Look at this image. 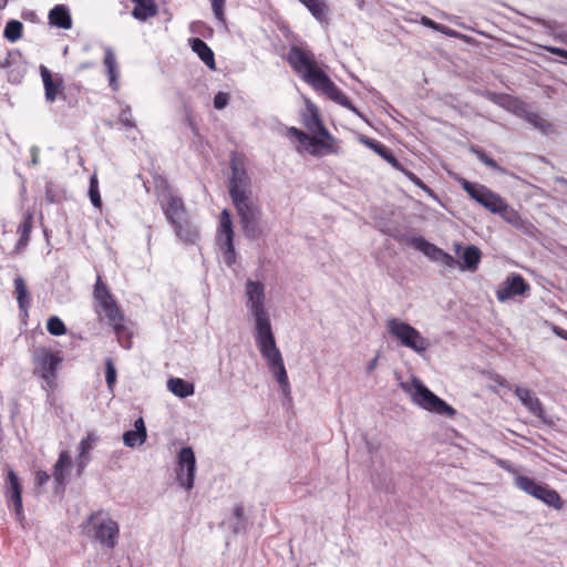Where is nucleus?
Returning <instances> with one entry per match:
<instances>
[{"label": "nucleus", "instance_id": "obj_40", "mask_svg": "<svg viewBox=\"0 0 567 567\" xmlns=\"http://www.w3.org/2000/svg\"><path fill=\"white\" fill-rule=\"evenodd\" d=\"M146 441V437L142 436V434L137 431L130 430L123 434V442L128 447H135L136 445H141Z\"/></svg>", "mask_w": 567, "mask_h": 567}, {"label": "nucleus", "instance_id": "obj_13", "mask_svg": "<svg viewBox=\"0 0 567 567\" xmlns=\"http://www.w3.org/2000/svg\"><path fill=\"white\" fill-rule=\"evenodd\" d=\"M196 458L192 447H183L177 456V481L186 491L194 486Z\"/></svg>", "mask_w": 567, "mask_h": 567}, {"label": "nucleus", "instance_id": "obj_22", "mask_svg": "<svg viewBox=\"0 0 567 567\" xmlns=\"http://www.w3.org/2000/svg\"><path fill=\"white\" fill-rule=\"evenodd\" d=\"M495 214L499 215L505 221L515 228L520 229L524 233H528L530 225L526 223L514 208L508 206L504 199L502 200V204L498 206V210Z\"/></svg>", "mask_w": 567, "mask_h": 567}, {"label": "nucleus", "instance_id": "obj_6", "mask_svg": "<svg viewBox=\"0 0 567 567\" xmlns=\"http://www.w3.org/2000/svg\"><path fill=\"white\" fill-rule=\"evenodd\" d=\"M288 134L297 138L299 153L305 151L315 157H321L338 155L341 152L339 141L327 128H322L318 135L310 136L292 126L288 128Z\"/></svg>", "mask_w": 567, "mask_h": 567}, {"label": "nucleus", "instance_id": "obj_52", "mask_svg": "<svg viewBox=\"0 0 567 567\" xmlns=\"http://www.w3.org/2000/svg\"><path fill=\"white\" fill-rule=\"evenodd\" d=\"M528 121L535 126H542L544 123V120L537 114L528 115Z\"/></svg>", "mask_w": 567, "mask_h": 567}, {"label": "nucleus", "instance_id": "obj_54", "mask_svg": "<svg viewBox=\"0 0 567 567\" xmlns=\"http://www.w3.org/2000/svg\"><path fill=\"white\" fill-rule=\"evenodd\" d=\"M553 330H554V332H555L558 337H560V338H563V339H567V331H565V330H563V329H560V328H558V327H556V326L553 328Z\"/></svg>", "mask_w": 567, "mask_h": 567}, {"label": "nucleus", "instance_id": "obj_56", "mask_svg": "<svg viewBox=\"0 0 567 567\" xmlns=\"http://www.w3.org/2000/svg\"><path fill=\"white\" fill-rule=\"evenodd\" d=\"M234 515L238 518V519H241L243 516H244V508L241 506H236L235 509H234Z\"/></svg>", "mask_w": 567, "mask_h": 567}, {"label": "nucleus", "instance_id": "obj_5", "mask_svg": "<svg viewBox=\"0 0 567 567\" xmlns=\"http://www.w3.org/2000/svg\"><path fill=\"white\" fill-rule=\"evenodd\" d=\"M498 465L514 476V485L519 491L559 511L564 507V501L557 491L546 484L537 483L535 480L519 474L507 461L499 460Z\"/></svg>", "mask_w": 567, "mask_h": 567}, {"label": "nucleus", "instance_id": "obj_15", "mask_svg": "<svg viewBox=\"0 0 567 567\" xmlns=\"http://www.w3.org/2000/svg\"><path fill=\"white\" fill-rule=\"evenodd\" d=\"M412 245L417 250L423 252L432 261L440 264L446 268H451V269L455 268L458 264V261L453 256L445 252L443 249L439 248L436 245L427 241L423 237L413 238Z\"/></svg>", "mask_w": 567, "mask_h": 567}, {"label": "nucleus", "instance_id": "obj_14", "mask_svg": "<svg viewBox=\"0 0 567 567\" xmlns=\"http://www.w3.org/2000/svg\"><path fill=\"white\" fill-rule=\"evenodd\" d=\"M4 496L8 506L13 507L17 519L22 520L24 517L22 506V485L12 468H8L7 471Z\"/></svg>", "mask_w": 567, "mask_h": 567}, {"label": "nucleus", "instance_id": "obj_57", "mask_svg": "<svg viewBox=\"0 0 567 567\" xmlns=\"http://www.w3.org/2000/svg\"><path fill=\"white\" fill-rule=\"evenodd\" d=\"M9 0H0V10H3L7 4H8Z\"/></svg>", "mask_w": 567, "mask_h": 567}, {"label": "nucleus", "instance_id": "obj_47", "mask_svg": "<svg viewBox=\"0 0 567 567\" xmlns=\"http://www.w3.org/2000/svg\"><path fill=\"white\" fill-rule=\"evenodd\" d=\"M50 480V475L45 471H38L35 473V484L39 486L44 485Z\"/></svg>", "mask_w": 567, "mask_h": 567}, {"label": "nucleus", "instance_id": "obj_45", "mask_svg": "<svg viewBox=\"0 0 567 567\" xmlns=\"http://www.w3.org/2000/svg\"><path fill=\"white\" fill-rule=\"evenodd\" d=\"M210 2H212V8H213L215 17L218 20L224 21L223 8H224L225 0H210Z\"/></svg>", "mask_w": 567, "mask_h": 567}, {"label": "nucleus", "instance_id": "obj_11", "mask_svg": "<svg viewBox=\"0 0 567 567\" xmlns=\"http://www.w3.org/2000/svg\"><path fill=\"white\" fill-rule=\"evenodd\" d=\"M461 186L473 200L482 205L492 214L498 210V206L503 200L498 194L492 192L489 188L482 184L472 183L467 179H462Z\"/></svg>", "mask_w": 567, "mask_h": 567}, {"label": "nucleus", "instance_id": "obj_30", "mask_svg": "<svg viewBox=\"0 0 567 567\" xmlns=\"http://www.w3.org/2000/svg\"><path fill=\"white\" fill-rule=\"evenodd\" d=\"M97 441V436L93 433H89L84 439L81 440L79 444V457H78V464H79V472H81L87 461L86 457L94 447L95 443Z\"/></svg>", "mask_w": 567, "mask_h": 567}, {"label": "nucleus", "instance_id": "obj_34", "mask_svg": "<svg viewBox=\"0 0 567 567\" xmlns=\"http://www.w3.org/2000/svg\"><path fill=\"white\" fill-rule=\"evenodd\" d=\"M97 307L102 309L109 321L118 319L120 313L122 312L113 297H111L109 300L99 302Z\"/></svg>", "mask_w": 567, "mask_h": 567}, {"label": "nucleus", "instance_id": "obj_19", "mask_svg": "<svg viewBox=\"0 0 567 567\" xmlns=\"http://www.w3.org/2000/svg\"><path fill=\"white\" fill-rule=\"evenodd\" d=\"M455 252L458 256L460 260L457 266L461 270H468V271H476L478 268V265L481 262L482 254L481 250L474 246L470 245L464 248L463 251L462 245L458 243L454 244Z\"/></svg>", "mask_w": 567, "mask_h": 567}, {"label": "nucleus", "instance_id": "obj_1", "mask_svg": "<svg viewBox=\"0 0 567 567\" xmlns=\"http://www.w3.org/2000/svg\"><path fill=\"white\" fill-rule=\"evenodd\" d=\"M245 295L247 297L246 307L255 323L256 344L272 375L284 392H287L290 389L288 375L281 352L276 344L270 316L266 308L265 285L261 281L248 279L245 285Z\"/></svg>", "mask_w": 567, "mask_h": 567}, {"label": "nucleus", "instance_id": "obj_12", "mask_svg": "<svg viewBox=\"0 0 567 567\" xmlns=\"http://www.w3.org/2000/svg\"><path fill=\"white\" fill-rule=\"evenodd\" d=\"M218 243L224 249V260L228 266L236 262V251L234 247V229L231 215L228 209L220 213V221L218 228Z\"/></svg>", "mask_w": 567, "mask_h": 567}, {"label": "nucleus", "instance_id": "obj_24", "mask_svg": "<svg viewBox=\"0 0 567 567\" xmlns=\"http://www.w3.org/2000/svg\"><path fill=\"white\" fill-rule=\"evenodd\" d=\"M72 467V457L68 451H62L59 455V458L53 467V477L54 481L64 486L66 483V477Z\"/></svg>", "mask_w": 567, "mask_h": 567}, {"label": "nucleus", "instance_id": "obj_27", "mask_svg": "<svg viewBox=\"0 0 567 567\" xmlns=\"http://www.w3.org/2000/svg\"><path fill=\"white\" fill-rule=\"evenodd\" d=\"M192 50L198 55V58L210 69H216L214 52L212 49L199 38L192 40Z\"/></svg>", "mask_w": 567, "mask_h": 567}, {"label": "nucleus", "instance_id": "obj_33", "mask_svg": "<svg viewBox=\"0 0 567 567\" xmlns=\"http://www.w3.org/2000/svg\"><path fill=\"white\" fill-rule=\"evenodd\" d=\"M23 24L18 20H10L7 22L3 31V37L9 42H17L22 37Z\"/></svg>", "mask_w": 567, "mask_h": 567}, {"label": "nucleus", "instance_id": "obj_18", "mask_svg": "<svg viewBox=\"0 0 567 567\" xmlns=\"http://www.w3.org/2000/svg\"><path fill=\"white\" fill-rule=\"evenodd\" d=\"M40 75L43 82L45 101L53 103L63 94V79L60 74L53 75L44 65H40Z\"/></svg>", "mask_w": 567, "mask_h": 567}, {"label": "nucleus", "instance_id": "obj_9", "mask_svg": "<svg viewBox=\"0 0 567 567\" xmlns=\"http://www.w3.org/2000/svg\"><path fill=\"white\" fill-rule=\"evenodd\" d=\"M93 538L102 546L113 549L118 538V525L115 520L102 513H93L87 520Z\"/></svg>", "mask_w": 567, "mask_h": 567}, {"label": "nucleus", "instance_id": "obj_38", "mask_svg": "<svg viewBox=\"0 0 567 567\" xmlns=\"http://www.w3.org/2000/svg\"><path fill=\"white\" fill-rule=\"evenodd\" d=\"M47 329L52 336H62L66 332L65 324L56 316H52L48 319Z\"/></svg>", "mask_w": 567, "mask_h": 567}, {"label": "nucleus", "instance_id": "obj_4", "mask_svg": "<svg viewBox=\"0 0 567 567\" xmlns=\"http://www.w3.org/2000/svg\"><path fill=\"white\" fill-rule=\"evenodd\" d=\"M156 195L176 237L184 244H196L199 231L192 221L182 197L176 195L164 179L156 184Z\"/></svg>", "mask_w": 567, "mask_h": 567}, {"label": "nucleus", "instance_id": "obj_29", "mask_svg": "<svg viewBox=\"0 0 567 567\" xmlns=\"http://www.w3.org/2000/svg\"><path fill=\"white\" fill-rule=\"evenodd\" d=\"M134 9L132 14L135 19L146 20L156 14V6L153 0H132Z\"/></svg>", "mask_w": 567, "mask_h": 567}, {"label": "nucleus", "instance_id": "obj_10", "mask_svg": "<svg viewBox=\"0 0 567 567\" xmlns=\"http://www.w3.org/2000/svg\"><path fill=\"white\" fill-rule=\"evenodd\" d=\"M33 359L40 377L44 380L49 389H53L55 385L56 371L62 362L61 357L45 348H40L34 351Z\"/></svg>", "mask_w": 567, "mask_h": 567}, {"label": "nucleus", "instance_id": "obj_20", "mask_svg": "<svg viewBox=\"0 0 567 567\" xmlns=\"http://www.w3.org/2000/svg\"><path fill=\"white\" fill-rule=\"evenodd\" d=\"M360 142L365 145L367 147L374 151L380 157H382L385 162H388L394 169L396 171H403V166L401 163L396 159V157L393 155L390 148H388L385 145L380 143L379 141L369 138L367 136H361Z\"/></svg>", "mask_w": 567, "mask_h": 567}, {"label": "nucleus", "instance_id": "obj_36", "mask_svg": "<svg viewBox=\"0 0 567 567\" xmlns=\"http://www.w3.org/2000/svg\"><path fill=\"white\" fill-rule=\"evenodd\" d=\"M33 226V216L31 213H27L23 217L21 225L19 226L18 231L20 233L21 244H27L30 239L31 229Z\"/></svg>", "mask_w": 567, "mask_h": 567}, {"label": "nucleus", "instance_id": "obj_8", "mask_svg": "<svg viewBox=\"0 0 567 567\" xmlns=\"http://www.w3.org/2000/svg\"><path fill=\"white\" fill-rule=\"evenodd\" d=\"M385 326L388 332L403 347L413 350L417 354H423L430 348V341L408 322L398 318H389Z\"/></svg>", "mask_w": 567, "mask_h": 567}, {"label": "nucleus", "instance_id": "obj_26", "mask_svg": "<svg viewBox=\"0 0 567 567\" xmlns=\"http://www.w3.org/2000/svg\"><path fill=\"white\" fill-rule=\"evenodd\" d=\"M104 65L106 68V72L109 75L110 86L116 91L118 90V70H117V61L113 50L109 47L104 48Z\"/></svg>", "mask_w": 567, "mask_h": 567}, {"label": "nucleus", "instance_id": "obj_32", "mask_svg": "<svg viewBox=\"0 0 567 567\" xmlns=\"http://www.w3.org/2000/svg\"><path fill=\"white\" fill-rule=\"evenodd\" d=\"M14 292L20 310L27 311L30 305L29 291L24 279L20 276L14 278Z\"/></svg>", "mask_w": 567, "mask_h": 567}, {"label": "nucleus", "instance_id": "obj_2", "mask_svg": "<svg viewBox=\"0 0 567 567\" xmlns=\"http://www.w3.org/2000/svg\"><path fill=\"white\" fill-rule=\"evenodd\" d=\"M228 193L239 217L244 235L249 239H256L261 235L260 219L261 208L252 199L250 178L245 168L235 162L231 164V176L228 183Z\"/></svg>", "mask_w": 567, "mask_h": 567}, {"label": "nucleus", "instance_id": "obj_23", "mask_svg": "<svg viewBox=\"0 0 567 567\" xmlns=\"http://www.w3.org/2000/svg\"><path fill=\"white\" fill-rule=\"evenodd\" d=\"M302 124L312 135H318L322 128H326L317 106L312 103H308L307 111L302 114Z\"/></svg>", "mask_w": 567, "mask_h": 567}, {"label": "nucleus", "instance_id": "obj_21", "mask_svg": "<svg viewBox=\"0 0 567 567\" xmlns=\"http://www.w3.org/2000/svg\"><path fill=\"white\" fill-rule=\"evenodd\" d=\"M49 24L63 30H70L72 28V17L70 10L64 4H56L53 7L49 14Z\"/></svg>", "mask_w": 567, "mask_h": 567}, {"label": "nucleus", "instance_id": "obj_43", "mask_svg": "<svg viewBox=\"0 0 567 567\" xmlns=\"http://www.w3.org/2000/svg\"><path fill=\"white\" fill-rule=\"evenodd\" d=\"M411 181L415 186L420 187L426 193H431V189L411 171L403 167V171H401Z\"/></svg>", "mask_w": 567, "mask_h": 567}, {"label": "nucleus", "instance_id": "obj_46", "mask_svg": "<svg viewBox=\"0 0 567 567\" xmlns=\"http://www.w3.org/2000/svg\"><path fill=\"white\" fill-rule=\"evenodd\" d=\"M437 32L443 33L451 38H460L461 37L457 31H455L446 25H443V24H439Z\"/></svg>", "mask_w": 567, "mask_h": 567}, {"label": "nucleus", "instance_id": "obj_25", "mask_svg": "<svg viewBox=\"0 0 567 567\" xmlns=\"http://www.w3.org/2000/svg\"><path fill=\"white\" fill-rule=\"evenodd\" d=\"M302 3L311 16L321 24L329 22V6L324 0H298Z\"/></svg>", "mask_w": 567, "mask_h": 567}, {"label": "nucleus", "instance_id": "obj_28", "mask_svg": "<svg viewBox=\"0 0 567 567\" xmlns=\"http://www.w3.org/2000/svg\"><path fill=\"white\" fill-rule=\"evenodd\" d=\"M167 389L176 396L184 399L190 396L195 392V386L193 383L181 379V378H171L167 381Z\"/></svg>", "mask_w": 567, "mask_h": 567}, {"label": "nucleus", "instance_id": "obj_3", "mask_svg": "<svg viewBox=\"0 0 567 567\" xmlns=\"http://www.w3.org/2000/svg\"><path fill=\"white\" fill-rule=\"evenodd\" d=\"M288 62L291 68L301 74L305 82L315 90L320 91L333 102L359 114L351 101L338 89L330 78L319 68L313 54L299 47L292 45L288 52Z\"/></svg>", "mask_w": 567, "mask_h": 567}, {"label": "nucleus", "instance_id": "obj_35", "mask_svg": "<svg viewBox=\"0 0 567 567\" xmlns=\"http://www.w3.org/2000/svg\"><path fill=\"white\" fill-rule=\"evenodd\" d=\"M93 297L96 301V303L109 300L112 296L111 291L109 290L107 286L103 282L102 277L97 275L94 290H93Z\"/></svg>", "mask_w": 567, "mask_h": 567}, {"label": "nucleus", "instance_id": "obj_42", "mask_svg": "<svg viewBox=\"0 0 567 567\" xmlns=\"http://www.w3.org/2000/svg\"><path fill=\"white\" fill-rule=\"evenodd\" d=\"M120 121L126 128L135 127V122L132 117L131 107L128 105H126L125 109L121 112Z\"/></svg>", "mask_w": 567, "mask_h": 567}, {"label": "nucleus", "instance_id": "obj_7", "mask_svg": "<svg viewBox=\"0 0 567 567\" xmlns=\"http://www.w3.org/2000/svg\"><path fill=\"white\" fill-rule=\"evenodd\" d=\"M401 388L411 395L415 404L424 410L450 417L456 414V410L453 406L435 395L416 378L411 383H401Z\"/></svg>", "mask_w": 567, "mask_h": 567}, {"label": "nucleus", "instance_id": "obj_53", "mask_svg": "<svg viewBox=\"0 0 567 567\" xmlns=\"http://www.w3.org/2000/svg\"><path fill=\"white\" fill-rule=\"evenodd\" d=\"M378 360H379V355H375L372 360L369 361V363L367 365L368 372H372L377 368Z\"/></svg>", "mask_w": 567, "mask_h": 567}, {"label": "nucleus", "instance_id": "obj_50", "mask_svg": "<svg viewBox=\"0 0 567 567\" xmlns=\"http://www.w3.org/2000/svg\"><path fill=\"white\" fill-rule=\"evenodd\" d=\"M30 153H31V164L33 166H37L39 164V153H40L39 147L32 146L30 150Z\"/></svg>", "mask_w": 567, "mask_h": 567}, {"label": "nucleus", "instance_id": "obj_58", "mask_svg": "<svg viewBox=\"0 0 567 567\" xmlns=\"http://www.w3.org/2000/svg\"><path fill=\"white\" fill-rule=\"evenodd\" d=\"M566 43H567V40H566Z\"/></svg>", "mask_w": 567, "mask_h": 567}, {"label": "nucleus", "instance_id": "obj_51", "mask_svg": "<svg viewBox=\"0 0 567 567\" xmlns=\"http://www.w3.org/2000/svg\"><path fill=\"white\" fill-rule=\"evenodd\" d=\"M547 50L550 53L567 60V50L560 49V48H554V47L553 48H548Z\"/></svg>", "mask_w": 567, "mask_h": 567}, {"label": "nucleus", "instance_id": "obj_17", "mask_svg": "<svg viewBox=\"0 0 567 567\" xmlns=\"http://www.w3.org/2000/svg\"><path fill=\"white\" fill-rule=\"evenodd\" d=\"M514 393L529 413L538 417L543 423L550 424V421L547 419L543 408V403L532 390L523 386H516L514 389Z\"/></svg>", "mask_w": 567, "mask_h": 567}, {"label": "nucleus", "instance_id": "obj_39", "mask_svg": "<svg viewBox=\"0 0 567 567\" xmlns=\"http://www.w3.org/2000/svg\"><path fill=\"white\" fill-rule=\"evenodd\" d=\"M116 369L111 358L105 359V381L109 390L112 392L116 383Z\"/></svg>", "mask_w": 567, "mask_h": 567}, {"label": "nucleus", "instance_id": "obj_41", "mask_svg": "<svg viewBox=\"0 0 567 567\" xmlns=\"http://www.w3.org/2000/svg\"><path fill=\"white\" fill-rule=\"evenodd\" d=\"M471 151L476 155V157L486 166L494 171H501L499 165L494 161L492 157H489L485 152L482 150L472 147Z\"/></svg>", "mask_w": 567, "mask_h": 567}, {"label": "nucleus", "instance_id": "obj_49", "mask_svg": "<svg viewBox=\"0 0 567 567\" xmlns=\"http://www.w3.org/2000/svg\"><path fill=\"white\" fill-rule=\"evenodd\" d=\"M134 427H135L134 431H137V432H140L142 434V436L147 437L145 423H144V420L142 417L137 419L134 422Z\"/></svg>", "mask_w": 567, "mask_h": 567}, {"label": "nucleus", "instance_id": "obj_16", "mask_svg": "<svg viewBox=\"0 0 567 567\" xmlns=\"http://www.w3.org/2000/svg\"><path fill=\"white\" fill-rule=\"evenodd\" d=\"M529 290V285L518 274H511L503 286L496 291L497 300L503 302L515 296H522Z\"/></svg>", "mask_w": 567, "mask_h": 567}, {"label": "nucleus", "instance_id": "obj_44", "mask_svg": "<svg viewBox=\"0 0 567 567\" xmlns=\"http://www.w3.org/2000/svg\"><path fill=\"white\" fill-rule=\"evenodd\" d=\"M229 95L224 92H218L214 97V107L217 110L224 109L228 104Z\"/></svg>", "mask_w": 567, "mask_h": 567}, {"label": "nucleus", "instance_id": "obj_55", "mask_svg": "<svg viewBox=\"0 0 567 567\" xmlns=\"http://www.w3.org/2000/svg\"><path fill=\"white\" fill-rule=\"evenodd\" d=\"M9 58H10L9 53L3 59L0 58V68L1 69L8 68L10 65Z\"/></svg>", "mask_w": 567, "mask_h": 567}, {"label": "nucleus", "instance_id": "obj_31", "mask_svg": "<svg viewBox=\"0 0 567 567\" xmlns=\"http://www.w3.org/2000/svg\"><path fill=\"white\" fill-rule=\"evenodd\" d=\"M109 323L112 326L113 331H114L121 347H123L125 349H130L131 348V338L127 333V328L124 324L123 312L120 313L118 319H115L114 321H109Z\"/></svg>", "mask_w": 567, "mask_h": 567}, {"label": "nucleus", "instance_id": "obj_48", "mask_svg": "<svg viewBox=\"0 0 567 567\" xmlns=\"http://www.w3.org/2000/svg\"><path fill=\"white\" fill-rule=\"evenodd\" d=\"M420 23L422 25L426 27V28H430V29L434 30V31H437L439 24H440V23H436L435 21H433L432 19H430V18H427L425 16H422L420 18Z\"/></svg>", "mask_w": 567, "mask_h": 567}, {"label": "nucleus", "instance_id": "obj_37", "mask_svg": "<svg viewBox=\"0 0 567 567\" xmlns=\"http://www.w3.org/2000/svg\"><path fill=\"white\" fill-rule=\"evenodd\" d=\"M89 196L92 205L96 208H101L102 200L99 192V182L95 174L90 177Z\"/></svg>", "mask_w": 567, "mask_h": 567}]
</instances>
